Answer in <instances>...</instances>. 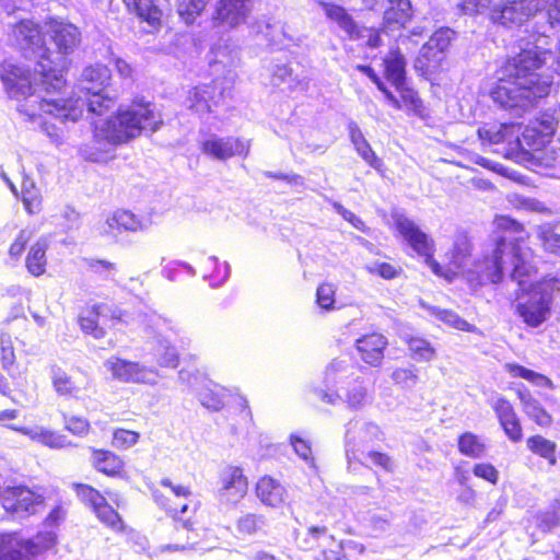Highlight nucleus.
Returning <instances> with one entry per match:
<instances>
[{
    "label": "nucleus",
    "mask_w": 560,
    "mask_h": 560,
    "mask_svg": "<svg viewBox=\"0 0 560 560\" xmlns=\"http://www.w3.org/2000/svg\"><path fill=\"white\" fill-rule=\"evenodd\" d=\"M491 407L505 435L514 443L520 442L523 439V429L512 404L503 396H497L492 398Z\"/></svg>",
    "instance_id": "nucleus-22"
},
{
    "label": "nucleus",
    "mask_w": 560,
    "mask_h": 560,
    "mask_svg": "<svg viewBox=\"0 0 560 560\" xmlns=\"http://www.w3.org/2000/svg\"><path fill=\"white\" fill-rule=\"evenodd\" d=\"M250 142L242 138L226 136L221 137L209 133L199 141L202 154L214 161H226L234 156L246 158L249 153Z\"/></svg>",
    "instance_id": "nucleus-17"
},
{
    "label": "nucleus",
    "mask_w": 560,
    "mask_h": 560,
    "mask_svg": "<svg viewBox=\"0 0 560 560\" xmlns=\"http://www.w3.org/2000/svg\"><path fill=\"white\" fill-rule=\"evenodd\" d=\"M385 77L394 86L406 82V59L398 48H392L384 59Z\"/></svg>",
    "instance_id": "nucleus-29"
},
{
    "label": "nucleus",
    "mask_w": 560,
    "mask_h": 560,
    "mask_svg": "<svg viewBox=\"0 0 560 560\" xmlns=\"http://www.w3.org/2000/svg\"><path fill=\"white\" fill-rule=\"evenodd\" d=\"M349 138L357 153L373 168L378 170L382 161L376 156L359 125L350 120L347 126Z\"/></svg>",
    "instance_id": "nucleus-27"
},
{
    "label": "nucleus",
    "mask_w": 560,
    "mask_h": 560,
    "mask_svg": "<svg viewBox=\"0 0 560 560\" xmlns=\"http://www.w3.org/2000/svg\"><path fill=\"white\" fill-rule=\"evenodd\" d=\"M362 462H359L361 465L368 466V464H372L386 472H393L395 470V462L394 459L386 453L378 451H365L364 455H361Z\"/></svg>",
    "instance_id": "nucleus-50"
},
{
    "label": "nucleus",
    "mask_w": 560,
    "mask_h": 560,
    "mask_svg": "<svg viewBox=\"0 0 560 560\" xmlns=\"http://www.w3.org/2000/svg\"><path fill=\"white\" fill-rule=\"evenodd\" d=\"M547 3L548 0H505L502 5H495L491 9L490 19L492 23L505 28L521 27L530 18L533 19L530 30H526L528 35L520 38V51L510 57L499 70L498 83L491 91L493 102L506 104L509 95L517 89V86L511 85V81L506 78L538 80L530 70L537 67L544 58L552 57L551 48L547 46H549L550 38L555 37L560 28L557 27L552 32H548L546 42L538 40L541 35L536 33L538 15L548 11V9L545 10ZM532 89L518 88L526 95L539 96L548 92V82L538 80L537 85Z\"/></svg>",
    "instance_id": "nucleus-3"
},
{
    "label": "nucleus",
    "mask_w": 560,
    "mask_h": 560,
    "mask_svg": "<svg viewBox=\"0 0 560 560\" xmlns=\"http://www.w3.org/2000/svg\"><path fill=\"white\" fill-rule=\"evenodd\" d=\"M247 489V478L242 468L226 466L221 469L215 492L221 505L235 506L245 497Z\"/></svg>",
    "instance_id": "nucleus-18"
},
{
    "label": "nucleus",
    "mask_w": 560,
    "mask_h": 560,
    "mask_svg": "<svg viewBox=\"0 0 560 560\" xmlns=\"http://www.w3.org/2000/svg\"><path fill=\"white\" fill-rule=\"evenodd\" d=\"M182 270H185V272L190 278H194L196 276V269L188 262L182 260H174L167 262L162 269V275L167 280L175 282L179 280V273L182 272Z\"/></svg>",
    "instance_id": "nucleus-54"
},
{
    "label": "nucleus",
    "mask_w": 560,
    "mask_h": 560,
    "mask_svg": "<svg viewBox=\"0 0 560 560\" xmlns=\"http://www.w3.org/2000/svg\"><path fill=\"white\" fill-rule=\"evenodd\" d=\"M527 447L536 455L548 460L550 465H556V443L541 435L528 438Z\"/></svg>",
    "instance_id": "nucleus-42"
},
{
    "label": "nucleus",
    "mask_w": 560,
    "mask_h": 560,
    "mask_svg": "<svg viewBox=\"0 0 560 560\" xmlns=\"http://www.w3.org/2000/svg\"><path fill=\"white\" fill-rule=\"evenodd\" d=\"M77 494L82 502L89 504L92 509L101 504L104 498L97 490L88 485H78Z\"/></svg>",
    "instance_id": "nucleus-63"
},
{
    "label": "nucleus",
    "mask_w": 560,
    "mask_h": 560,
    "mask_svg": "<svg viewBox=\"0 0 560 560\" xmlns=\"http://www.w3.org/2000/svg\"><path fill=\"white\" fill-rule=\"evenodd\" d=\"M328 540H332V536L327 533L324 526H312L307 529L305 538L300 541L301 548L312 550L315 548L327 547Z\"/></svg>",
    "instance_id": "nucleus-46"
},
{
    "label": "nucleus",
    "mask_w": 560,
    "mask_h": 560,
    "mask_svg": "<svg viewBox=\"0 0 560 560\" xmlns=\"http://www.w3.org/2000/svg\"><path fill=\"white\" fill-rule=\"evenodd\" d=\"M252 11V0H218L212 15L214 25L235 28L245 23Z\"/></svg>",
    "instance_id": "nucleus-20"
},
{
    "label": "nucleus",
    "mask_w": 560,
    "mask_h": 560,
    "mask_svg": "<svg viewBox=\"0 0 560 560\" xmlns=\"http://www.w3.org/2000/svg\"><path fill=\"white\" fill-rule=\"evenodd\" d=\"M386 3L383 19L384 26L388 30H400L412 16L410 0H383Z\"/></svg>",
    "instance_id": "nucleus-25"
},
{
    "label": "nucleus",
    "mask_w": 560,
    "mask_h": 560,
    "mask_svg": "<svg viewBox=\"0 0 560 560\" xmlns=\"http://www.w3.org/2000/svg\"><path fill=\"white\" fill-rule=\"evenodd\" d=\"M458 451L460 454L470 458H480L486 453V444L472 432H464L457 440Z\"/></svg>",
    "instance_id": "nucleus-36"
},
{
    "label": "nucleus",
    "mask_w": 560,
    "mask_h": 560,
    "mask_svg": "<svg viewBox=\"0 0 560 560\" xmlns=\"http://www.w3.org/2000/svg\"><path fill=\"white\" fill-rule=\"evenodd\" d=\"M152 498L160 508L165 510L174 518L178 515H184L188 510V503H171L170 499L156 489L152 490Z\"/></svg>",
    "instance_id": "nucleus-53"
},
{
    "label": "nucleus",
    "mask_w": 560,
    "mask_h": 560,
    "mask_svg": "<svg viewBox=\"0 0 560 560\" xmlns=\"http://www.w3.org/2000/svg\"><path fill=\"white\" fill-rule=\"evenodd\" d=\"M152 225V220L149 217H139L128 210H116L109 217L102 233L114 235L115 230L127 232H144Z\"/></svg>",
    "instance_id": "nucleus-23"
},
{
    "label": "nucleus",
    "mask_w": 560,
    "mask_h": 560,
    "mask_svg": "<svg viewBox=\"0 0 560 560\" xmlns=\"http://www.w3.org/2000/svg\"><path fill=\"white\" fill-rule=\"evenodd\" d=\"M289 440L294 453L305 463V465L316 471L317 467L313 456L311 441L300 433H291Z\"/></svg>",
    "instance_id": "nucleus-44"
},
{
    "label": "nucleus",
    "mask_w": 560,
    "mask_h": 560,
    "mask_svg": "<svg viewBox=\"0 0 560 560\" xmlns=\"http://www.w3.org/2000/svg\"><path fill=\"white\" fill-rule=\"evenodd\" d=\"M56 539L51 530L39 532L26 539L18 533L0 534V560H32L54 547Z\"/></svg>",
    "instance_id": "nucleus-10"
},
{
    "label": "nucleus",
    "mask_w": 560,
    "mask_h": 560,
    "mask_svg": "<svg viewBox=\"0 0 560 560\" xmlns=\"http://www.w3.org/2000/svg\"><path fill=\"white\" fill-rule=\"evenodd\" d=\"M249 28L253 34L261 35L267 45L275 49H282L287 47V40H292V38L287 35L284 26L280 21H276L266 15L257 18L250 23Z\"/></svg>",
    "instance_id": "nucleus-21"
},
{
    "label": "nucleus",
    "mask_w": 560,
    "mask_h": 560,
    "mask_svg": "<svg viewBox=\"0 0 560 560\" xmlns=\"http://www.w3.org/2000/svg\"><path fill=\"white\" fill-rule=\"evenodd\" d=\"M27 270L33 276H40L45 272L46 268V243L36 242L30 249L26 257Z\"/></svg>",
    "instance_id": "nucleus-41"
},
{
    "label": "nucleus",
    "mask_w": 560,
    "mask_h": 560,
    "mask_svg": "<svg viewBox=\"0 0 560 560\" xmlns=\"http://www.w3.org/2000/svg\"><path fill=\"white\" fill-rule=\"evenodd\" d=\"M406 341L413 360L428 362L435 357V349L427 339L411 336Z\"/></svg>",
    "instance_id": "nucleus-47"
},
{
    "label": "nucleus",
    "mask_w": 560,
    "mask_h": 560,
    "mask_svg": "<svg viewBox=\"0 0 560 560\" xmlns=\"http://www.w3.org/2000/svg\"><path fill=\"white\" fill-rule=\"evenodd\" d=\"M208 262L213 267L212 273L208 277L209 283L212 288H219L223 285L230 278L231 267L229 262H220L218 257H208Z\"/></svg>",
    "instance_id": "nucleus-51"
},
{
    "label": "nucleus",
    "mask_w": 560,
    "mask_h": 560,
    "mask_svg": "<svg viewBox=\"0 0 560 560\" xmlns=\"http://www.w3.org/2000/svg\"><path fill=\"white\" fill-rule=\"evenodd\" d=\"M9 45L18 49L25 59L34 60V79L31 78L34 95L37 91H45L47 86V56L50 46L40 26L31 20H21L12 26L8 38ZM21 67V65H19ZM23 68V66H22ZM25 69V67H24ZM26 70H28L26 68ZM30 75L31 71L28 70Z\"/></svg>",
    "instance_id": "nucleus-6"
},
{
    "label": "nucleus",
    "mask_w": 560,
    "mask_h": 560,
    "mask_svg": "<svg viewBox=\"0 0 560 560\" xmlns=\"http://www.w3.org/2000/svg\"><path fill=\"white\" fill-rule=\"evenodd\" d=\"M209 1L210 0H175V4L180 19L189 25L203 12Z\"/></svg>",
    "instance_id": "nucleus-43"
},
{
    "label": "nucleus",
    "mask_w": 560,
    "mask_h": 560,
    "mask_svg": "<svg viewBox=\"0 0 560 560\" xmlns=\"http://www.w3.org/2000/svg\"><path fill=\"white\" fill-rule=\"evenodd\" d=\"M395 89L399 93L407 109L412 110L413 113H419L421 110L422 102L418 96V93L413 89L409 88L406 82L399 84V86H395Z\"/></svg>",
    "instance_id": "nucleus-58"
},
{
    "label": "nucleus",
    "mask_w": 560,
    "mask_h": 560,
    "mask_svg": "<svg viewBox=\"0 0 560 560\" xmlns=\"http://www.w3.org/2000/svg\"><path fill=\"white\" fill-rule=\"evenodd\" d=\"M163 124L154 103L143 98L135 100L126 108L107 118L102 125H94V137L110 144H120L136 138L142 131H158Z\"/></svg>",
    "instance_id": "nucleus-5"
},
{
    "label": "nucleus",
    "mask_w": 560,
    "mask_h": 560,
    "mask_svg": "<svg viewBox=\"0 0 560 560\" xmlns=\"http://www.w3.org/2000/svg\"><path fill=\"white\" fill-rule=\"evenodd\" d=\"M469 256H470L469 241L465 236L458 237L454 242V246L452 249V259H451L452 265L457 270H465V268L468 265Z\"/></svg>",
    "instance_id": "nucleus-49"
},
{
    "label": "nucleus",
    "mask_w": 560,
    "mask_h": 560,
    "mask_svg": "<svg viewBox=\"0 0 560 560\" xmlns=\"http://www.w3.org/2000/svg\"><path fill=\"white\" fill-rule=\"evenodd\" d=\"M494 224L499 234L491 253L476 260L468 271L480 284H495L510 268V280L517 285L515 312L528 327L537 328L550 316L553 295L560 293V278L534 282L536 269L528 260L529 249L523 246L527 237L524 226L508 215L497 217Z\"/></svg>",
    "instance_id": "nucleus-1"
},
{
    "label": "nucleus",
    "mask_w": 560,
    "mask_h": 560,
    "mask_svg": "<svg viewBox=\"0 0 560 560\" xmlns=\"http://www.w3.org/2000/svg\"><path fill=\"white\" fill-rule=\"evenodd\" d=\"M91 272L100 275L103 279H110L116 269L115 264L103 259H85Z\"/></svg>",
    "instance_id": "nucleus-64"
},
{
    "label": "nucleus",
    "mask_w": 560,
    "mask_h": 560,
    "mask_svg": "<svg viewBox=\"0 0 560 560\" xmlns=\"http://www.w3.org/2000/svg\"><path fill=\"white\" fill-rule=\"evenodd\" d=\"M22 201L28 213H37L40 211L42 199L34 183H31V188L22 189Z\"/></svg>",
    "instance_id": "nucleus-60"
},
{
    "label": "nucleus",
    "mask_w": 560,
    "mask_h": 560,
    "mask_svg": "<svg viewBox=\"0 0 560 560\" xmlns=\"http://www.w3.org/2000/svg\"><path fill=\"white\" fill-rule=\"evenodd\" d=\"M131 12L136 13L140 19L148 22L150 25H155L160 22L162 12L153 3L152 0H138Z\"/></svg>",
    "instance_id": "nucleus-52"
},
{
    "label": "nucleus",
    "mask_w": 560,
    "mask_h": 560,
    "mask_svg": "<svg viewBox=\"0 0 560 560\" xmlns=\"http://www.w3.org/2000/svg\"><path fill=\"white\" fill-rule=\"evenodd\" d=\"M2 506L14 520L36 514L44 505V497L24 486L8 487L1 494Z\"/></svg>",
    "instance_id": "nucleus-16"
},
{
    "label": "nucleus",
    "mask_w": 560,
    "mask_h": 560,
    "mask_svg": "<svg viewBox=\"0 0 560 560\" xmlns=\"http://www.w3.org/2000/svg\"><path fill=\"white\" fill-rule=\"evenodd\" d=\"M50 380L54 389L59 396L77 397L80 393V387L74 380L60 366L52 365L50 368Z\"/></svg>",
    "instance_id": "nucleus-33"
},
{
    "label": "nucleus",
    "mask_w": 560,
    "mask_h": 560,
    "mask_svg": "<svg viewBox=\"0 0 560 560\" xmlns=\"http://www.w3.org/2000/svg\"><path fill=\"white\" fill-rule=\"evenodd\" d=\"M455 32L450 27H440L421 47L415 60V69L422 75L432 74L445 58V52L454 39Z\"/></svg>",
    "instance_id": "nucleus-15"
},
{
    "label": "nucleus",
    "mask_w": 560,
    "mask_h": 560,
    "mask_svg": "<svg viewBox=\"0 0 560 560\" xmlns=\"http://www.w3.org/2000/svg\"><path fill=\"white\" fill-rule=\"evenodd\" d=\"M505 371L512 376V377H520L528 381L533 385L540 386V387H550L551 381L533 370H529L518 363H506L505 364Z\"/></svg>",
    "instance_id": "nucleus-40"
},
{
    "label": "nucleus",
    "mask_w": 560,
    "mask_h": 560,
    "mask_svg": "<svg viewBox=\"0 0 560 560\" xmlns=\"http://www.w3.org/2000/svg\"><path fill=\"white\" fill-rule=\"evenodd\" d=\"M93 511L97 518L107 527L115 532H121L124 529V522L120 515L108 504L105 498H103V502L96 505Z\"/></svg>",
    "instance_id": "nucleus-45"
},
{
    "label": "nucleus",
    "mask_w": 560,
    "mask_h": 560,
    "mask_svg": "<svg viewBox=\"0 0 560 560\" xmlns=\"http://www.w3.org/2000/svg\"><path fill=\"white\" fill-rule=\"evenodd\" d=\"M384 433L381 428L372 421L361 417H354L345 424V452L349 467L354 462H362L361 455L375 441H382Z\"/></svg>",
    "instance_id": "nucleus-12"
},
{
    "label": "nucleus",
    "mask_w": 560,
    "mask_h": 560,
    "mask_svg": "<svg viewBox=\"0 0 560 560\" xmlns=\"http://www.w3.org/2000/svg\"><path fill=\"white\" fill-rule=\"evenodd\" d=\"M387 339L377 332L364 335L357 339V349L361 359L371 366L381 365Z\"/></svg>",
    "instance_id": "nucleus-24"
},
{
    "label": "nucleus",
    "mask_w": 560,
    "mask_h": 560,
    "mask_svg": "<svg viewBox=\"0 0 560 560\" xmlns=\"http://www.w3.org/2000/svg\"><path fill=\"white\" fill-rule=\"evenodd\" d=\"M556 109H547L521 131L514 122L487 124L478 129L482 141L503 144V155L520 164L541 162V148L549 143L558 125Z\"/></svg>",
    "instance_id": "nucleus-4"
},
{
    "label": "nucleus",
    "mask_w": 560,
    "mask_h": 560,
    "mask_svg": "<svg viewBox=\"0 0 560 560\" xmlns=\"http://www.w3.org/2000/svg\"><path fill=\"white\" fill-rule=\"evenodd\" d=\"M335 293H336V288L334 284L322 283L317 288V291H316L317 305L326 312L335 310L336 308L335 307V303H336Z\"/></svg>",
    "instance_id": "nucleus-55"
},
{
    "label": "nucleus",
    "mask_w": 560,
    "mask_h": 560,
    "mask_svg": "<svg viewBox=\"0 0 560 560\" xmlns=\"http://www.w3.org/2000/svg\"><path fill=\"white\" fill-rule=\"evenodd\" d=\"M538 237L547 252L560 256V221L539 226Z\"/></svg>",
    "instance_id": "nucleus-39"
},
{
    "label": "nucleus",
    "mask_w": 560,
    "mask_h": 560,
    "mask_svg": "<svg viewBox=\"0 0 560 560\" xmlns=\"http://www.w3.org/2000/svg\"><path fill=\"white\" fill-rule=\"evenodd\" d=\"M332 209L346 221H348L354 229L361 232H368V226L361 218L354 214L352 211L345 208L340 202L330 200Z\"/></svg>",
    "instance_id": "nucleus-61"
},
{
    "label": "nucleus",
    "mask_w": 560,
    "mask_h": 560,
    "mask_svg": "<svg viewBox=\"0 0 560 560\" xmlns=\"http://www.w3.org/2000/svg\"><path fill=\"white\" fill-rule=\"evenodd\" d=\"M358 375V368L350 359H335L325 369L323 386L314 389L324 402L337 405L342 397L341 390Z\"/></svg>",
    "instance_id": "nucleus-13"
},
{
    "label": "nucleus",
    "mask_w": 560,
    "mask_h": 560,
    "mask_svg": "<svg viewBox=\"0 0 560 560\" xmlns=\"http://www.w3.org/2000/svg\"><path fill=\"white\" fill-rule=\"evenodd\" d=\"M518 398L523 405L524 412L538 425L548 427L551 423V416L541 404L534 398L525 387L518 389Z\"/></svg>",
    "instance_id": "nucleus-31"
},
{
    "label": "nucleus",
    "mask_w": 560,
    "mask_h": 560,
    "mask_svg": "<svg viewBox=\"0 0 560 560\" xmlns=\"http://www.w3.org/2000/svg\"><path fill=\"white\" fill-rule=\"evenodd\" d=\"M139 438L140 434L136 431L116 429L113 433L112 444L118 450H128L138 443Z\"/></svg>",
    "instance_id": "nucleus-56"
},
{
    "label": "nucleus",
    "mask_w": 560,
    "mask_h": 560,
    "mask_svg": "<svg viewBox=\"0 0 560 560\" xmlns=\"http://www.w3.org/2000/svg\"><path fill=\"white\" fill-rule=\"evenodd\" d=\"M393 381L402 387H413L418 382V375L412 368H399L392 373Z\"/></svg>",
    "instance_id": "nucleus-62"
},
{
    "label": "nucleus",
    "mask_w": 560,
    "mask_h": 560,
    "mask_svg": "<svg viewBox=\"0 0 560 560\" xmlns=\"http://www.w3.org/2000/svg\"><path fill=\"white\" fill-rule=\"evenodd\" d=\"M110 70L101 63L85 67L78 84L80 93L75 101L70 98H45L34 95L33 84L28 70L18 63L5 60L0 63V80L10 98L19 102V110L30 118H34L44 112L60 119L62 122L77 121L83 114V107H88L90 114L102 116L115 106V96L109 93L107 84L110 80Z\"/></svg>",
    "instance_id": "nucleus-2"
},
{
    "label": "nucleus",
    "mask_w": 560,
    "mask_h": 560,
    "mask_svg": "<svg viewBox=\"0 0 560 560\" xmlns=\"http://www.w3.org/2000/svg\"><path fill=\"white\" fill-rule=\"evenodd\" d=\"M537 526L542 532H549L560 524V512L552 503L546 511L537 514Z\"/></svg>",
    "instance_id": "nucleus-57"
},
{
    "label": "nucleus",
    "mask_w": 560,
    "mask_h": 560,
    "mask_svg": "<svg viewBox=\"0 0 560 560\" xmlns=\"http://www.w3.org/2000/svg\"><path fill=\"white\" fill-rule=\"evenodd\" d=\"M551 48V51H552V57H548V58H544V60H541V62L535 67L533 70H530V72L534 74V77H536L537 79H539V81H547L548 82V92L544 95H526L525 93H523V91L516 89L515 91H513L511 93V95H509V100H508V103H502V102H494L495 104H498L501 108L505 109V110H510L513 115L515 116H521L523 114V112L532 106L534 104V102H536L537 100L539 98H542V97H546L549 93H550V89H551V80L549 77H544L541 74H539L537 72V70H539L542 66L545 65H548V67L560 74V36L557 37V40L555 42V37H551L550 38V43H549V46ZM509 81H511V85L513 86H517V88H528L529 90H533L532 88H535L537 85V82L538 80H528V79H510L508 78Z\"/></svg>",
    "instance_id": "nucleus-8"
},
{
    "label": "nucleus",
    "mask_w": 560,
    "mask_h": 560,
    "mask_svg": "<svg viewBox=\"0 0 560 560\" xmlns=\"http://www.w3.org/2000/svg\"><path fill=\"white\" fill-rule=\"evenodd\" d=\"M398 232L409 244V246L421 257L436 276H443V267L434 259V242L423 232L419 225L411 219L399 215L395 219Z\"/></svg>",
    "instance_id": "nucleus-14"
},
{
    "label": "nucleus",
    "mask_w": 560,
    "mask_h": 560,
    "mask_svg": "<svg viewBox=\"0 0 560 560\" xmlns=\"http://www.w3.org/2000/svg\"><path fill=\"white\" fill-rule=\"evenodd\" d=\"M92 460L95 469L107 476L118 475L124 467L122 459L106 450H93Z\"/></svg>",
    "instance_id": "nucleus-34"
},
{
    "label": "nucleus",
    "mask_w": 560,
    "mask_h": 560,
    "mask_svg": "<svg viewBox=\"0 0 560 560\" xmlns=\"http://www.w3.org/2000/svg\"><path fill=\"white\" fill-rule=\"evenodd\" d=\"M267 527V518L262 514L246 513L238 517L236 529L243 536H253L264 533Z\"/></svg>",
    "instance_id": "nucleus-37"
},
{
    "label": "nucleus",
    "mask_w": 560,
    "mask_h": 560,
    "mask_svg": "<svg viewBox=\"0 0 560 560\" xmlns=\"http://www.w3.org/2000/svg\"><path fill=\"white\" fill-rule=\"evenodd\" d=\"M200 404L213 411L221 410L225 405L228 392L224 387L209 380H203L202 385L196 392Z\"/></svg>",
    "instance_id": "nucleus-28"
},
{
    "label": "nucleus",
    "mask_w": 560,
    "mask_h": 560,
    "mask_svg": "<svg viewBox=\"0 0 560 560\" xmlns=\"http://www.w3.org/2000/svg\"><path fill=\"white\" fill-rule=\"evenodd\" d=\"M360 375L354 376L341 390L342 397L339 402H346L349 409L359 410L364 407L368 398V390Z\"/></svg>",
    "instance_id": "nucleus-32"
},
{
    "label": "nucleus",
    "mask_w": 560,
    "mask_h": 560,
    "mask_svg": "<svg viewBox=\"0 0 560 560\" xmlns=\"http://www.w3.org/2000/svg\"><path fill=\"white\" fill-rule=\"evenodd\" d=\"M326 16L335 22L350 38L354 39L359 26L347 10L335 3H322Z\"/></svg>",
    "instance_id": "nucleus-30"
},
{
    "label": "nucleus",
    "mask_w": 560,
    "mask_h": 560,
    "mask_svg": "<svg viewBox=\"0 0 560 560\" xmlns=\"http://www.w3.org/2000/svg\"><path fill=\"white\" fill-rule=\"evenodd\" d=\"M256 494L265 505L277 508L284 502V487L270 476L261 477L256 485Z\"/></svg>",
    "instance_id": "nucleus-26"
},
{
    "label": "nucleus",
    "mask_w": 560,
    "mask_h": 560,
    "mask_svg": "<svg viewBox=\"0 0 560 560\" xmlns=\"http://www.w3.org/2000/svg\"><path fill=\"white\" fill-rule=\"evenodd\" d=\"M100 319H102V316L98 314V310H96V304H94L90 310L80 315L79 325L81 330L95 339H102L105 336V330L100 326Z\"/></svg>",
    "instance_id": "nucleus-38"
},
{
    "label": "nucleus",
    "mask_w": 560,
    "mask_h": 560,
    "mask_svg": "<svg viewBox=\"0 0 560 560\" xmlns=\"http://www.w3.org/2000/svg\"><path fill=\"white\" fill-rule=\"evenodd\" d=\"M432 314L441 322L458 330L474 332L477 328L462 318L457 313L450 310L434 308Z\"/></svg>",
    "instance_id": "nucleus-48"
},
{
    "label": "nucleus",
    "mask_w": 560,
    "mask_h": 560,
    "mask_svg": "<svg viewBox=\"0 0 560 560\" xmlns=\"http://www.w3.org/2000/svg\"><path fill=\"white\" fill-rule=\"evenodd\" d=\"M395 30L385 28L383 25L382 30L374 28H362L358 30L354 39L361 38L366 39L365 43L370 48H377L382 45V34H387L388 32H394Z\"/></svg>",
    "instance_id": "nucleus-59"
},
{
    "label": "nucleus",
    "mask_w": 560,
    "mask_h": 560,
    "mask_svg": "<svg viewBox=\"0 0 560 560\" xmlns=\"http://www.w3.org/2000/svg\"><path fill=\"white\" fill-rule=\"evenodd\" d=\"M47 34L50 51L47 58V86L45 92H60L66 86L63 73L68 68L67 56L72 54L81 40L79 28L67 22L50 21Z\"/></svg>",
    "instance_id": "nucleus-7"
},
{
    "label": "nucleus",
    "mask_w": 560,
    "mask_h": 560,
    "mask_svg": "<svg viewBox=\"0 0 560 560\" xmlns=\"http://www.w3.org/2000/svg\"><path fill=\"white\" fill-rule=\"evenodd\" d=\"M12 430L22 432L24 434L30 435L33 440L40 442L42 444L49 446L51 448H62L66 447L69 442L67 436L57 433L55 431L46 430L44 428L36 429H26V428H18L11 427Z\"/></svg>",
    "instance_id": "nucleus-35"
},
{
    "label": "nucleus",
    "mask_w": 560,
    "mask_h": 560,
    "mask_svg": "<svg viewBox=\"0 0 560 560\" xmlns=\"http://www.w3.org/2000/svg\"><path fill=\"white\" fill-rule=\"evenodd\" d=\"M236 72L228 69L222 79L217 78L210 84L195 86L189 91L186 105L199 115L211 113L213 106H219L233 95Z\"/></svg>",
    "instance_id": "nucleus-11"
},
{
    "label": "nucleus",
    "mask_w": 560,
    "mask_h": 560,
    "mask_svg": "<svg viewBox=\"0 0 560 560\" xmlns=\"http://www.w3.org/2000/svg\"><path fill=\"white\" fill-rule=\"evenodd\" d=\"M145 330L153 335L152 348L155 362L162 368L175 369L179 364V353L174 345L165 337L166 332L177 336L180 327L174 319L151 314L145 317Z\"/></svg>",
    "instance_id": "nucleus-9"
},
{
    "label": "nucleus",
    "mask_w": 560,
    "mask_h": 560,
    "mask_svg": "<svg viewBox=\"0 0 560 560\" xmlns=\"http://www.w3.org/2000/svg\"><path fill=\"white\" fill-rule=\"evenodd\" d=\"M105 366L112 372L114 378L121 382L143 383L150 385L156 383V370L142 365L139 362L110 358L105 362Z\"/></svg>",
    "instance_id": "nucleus-19"
}]
</instances>
